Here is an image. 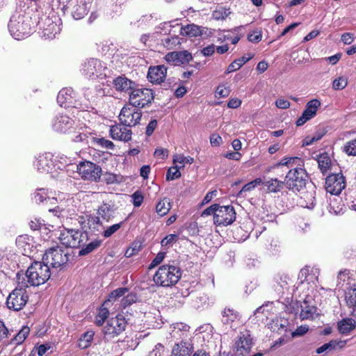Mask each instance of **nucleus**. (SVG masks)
<instances>
[{
	"instance_id": "58836bf2",
	"label": "nucleus",
	"mask_w": 356,
	"mask_h": 356,
	"mask_svg": "<svg viewBox=\"0 0 356 356\" xmlns=\"http://www.w3.org/2000/svg\"><path fill=\"white\" fill-rule=\"evenodd\" d=\"M128 289L126 287L118 288L113 291L108 296V298L104 301V305H109L111 302H114L117 298H120L127 293Z\"/></svg>"
},
{
	"instance_id": "6ab92c4d",
	"label": "nucleus",
	"mask_w": 356,
	"mask_h": 356,
	"mask_svg": "<svg viewBox=\"0 0 356 356\" xmlns=\"http://www.w3.org/2000/svg\"><path fill=\"white\" fill-rule=\"evenodd\" d=\"M192 58L191 54L188 51H172L167 54L165 56V59L168 63L175 65L188 63Z\"/></svg>"
},
{
	"instance_id": "39448f33",
	"label": "nucleus",
	"mask_w": 356,
	"mask_h": 356,
	"mask_svg": "<svg viewBox=\"0 0 356 356\" xmlns=\"http://www.w3.org/2000/svg\"><path fill=\"white\" fill-rule=\"evenodd\" d=\"M29 295L26 287L19 286L16 287L8 296L6 305L9 309L20 311L26 305Z\"/></svg>"
},
{
	"instance_id": "20e7f679",
	"label": "nucleus",
	"mask_w": 356,
	"mask_h": 356,
	"mask_svg": "<svg viewBox=\"0 0 356 356\" xmlns=\"http://www.w3.org/2000/svg\"><path fill=\"white\" fill-rule=\"evenodd\" d=\"M59 239L66 247L80 248L88 242V236L86 232L67 229L60 234Z\"/></svg>"
},
{
	"instance_id": "5fc2aeb1",
	"label": "nucleus",
	"mask_w": 356,
	"mask_h": 356,
	"mask_svg": "<svg viewBox=\"0 0 356 356\" xmlns=\"http://www.w3.org/2000/svg\"><path fill=\"white\" fill-rule=\"evenodd\" d=\"M179 38L177 36H167L162 40L163 44L168 49H172L178 42Z\"/></svg>"
},
{
	"instance_id": "7ed1b4c3",
	"label": "nucleus",
	"mask_w": 356,
	"mask_h": 356,
	"mask_svg": "<svg viewBox=\"0 0 356 356\" xmlns=\"http://www.w3.org/2000/svg\"><path fill=\"white\" fill-rule=\"evenodd\" d=\"M50 276V268L44 261L33 262L26 272L27 282L33 286L44 284Z\"/></svg>"
},
{
	"instance_id": "774afa93",
	"label": "nucleus",
	"mask_w": 356,
	"mask_h": 356,
	"mask_svg": "<svg viewBox=\"0 0 356 356\" xmlns=\"http://www.w3.org/2000/svg\"><path fill=\"white\" fill-rule=\"evenodd\" d=\"M290 105H291V104L288 100L282 99V98L277 99L275 101V106L278 108L286 109L290 107Z\"/></svg>"
},
{
	"instance_id": "a211bd4d",
	"label": "nucleus",
	"mask_w": 356,
	"mask_h": 356,
	"mask_svg": "<svg viewBox=\"0 0 356 356\" xmlns=\"http://www.w3.org/2000/svg\"><path fill=\"white\" fill-rule=\"evenodd\" d=\"M320 106L321 102L316 99L307 102L302 115L296 121V125L302 126L306 122L314 118L316 115L317 110Z\"/></svg>"
},
{
	"instance_id": "2eb2a0df",
	"label": "nucleus",
	"mask_w": 356,
	"mask_h": 356,
	"mask_svg": "<svg viewBox=\"0 0 356 356\" xmlns=\"http://www.w3.org/2000/svg\"><path fill=\"white\" fill-rule=\"evenodd\" d=\"M127 322L122 315H117L115 318H110L104 327L105 334L112 337L118 335L124 330Z\"/></svg>"
},
{
	"instance_id": "69168bd1",
	"label": "nucleus",
	"mask_w": 356,
	"mask_h": 356,
	"mask_svg": "<svg viewBox=\"0 0 356 356\" xmlns=\"http://www.w3.org/2000/svg\"><path fill=\"white\" fill-rule=\"evenodd\" d=\"M178 238L176 234L167 235L161 242L162 246H169Z\"/></svg>"
},
{
	"instance_id": "e433bc0d",
	"label": "nucleus",
	"mask_w": 356,
	"mask_h": 356,
	"mask_svg": "<svg viewBox=\"0 0 356 356\" xmlns=\"http://www.w3.org/2000/svg\"><path fill=\"white\" fill-rule=\"evenodd\" d=\"M171 209V203L168 198L161 200L156 205V212L160 216L166 215Z\"/></svg>"
},
{
	"instance_id": "c03bdc74",
	"label": "nucleus",
	"mask_w": 356,
	"mask_h": 356,
	"mask_svg": "<svg viewBox=\"0 0 356 356\" xmlns=\"http://www.w3.org/2000/svg\"><path fill=\"white\" fill-rule=\"evenodd\" d=\"M109 134H131V130L122 124H110L106 127Z\"/></svg>"
},
{
	"instance_id": "cd10ccee",
	"label": "nucleus",
	"mask_w": 356,
	"mask_h": 356,
	"mask_svg": "<svg viewBox=\"0 0 356 356\" xmlns=\"http://www.w3.org/2000/svg\"><path fill=\"white\" fill-rule=\"evenodd\" d=\"M191 348L190 344L181 341L176 343L172 350L171 356H191Z\"/></svg>"
},
{
	"instance_id": "9d476101",
	"label": "nucleus",
	"mask_w": 356,
	"mask_h": 356,
	"mask_svg": "<svg viewBox=\"0 0 356 356\" xmlns=\"http://www.w3.org/2000/svg\"><path fill=\"white\" fill-rule=\"evenodd\" d=\"M106 67L102 62L97 58L87 59L82 65L81 68V74L88 79H95L103 75Z\"/></svg>"
},
{
	"instance_id": "e2e57ef3",
	"label": "nucleus",
	"mask_w": 356,
	"mask_h": 356,
	"mask_svg": "<svg viewBox=\"0 0 356 356\" xmlns=\"http://www.w3.org/2000/svg\"><path fill=\"white\" fill-rule=\"evenodd\" d=\"M133 204L136 207H140L144 200V197L140 191H136L132 195Z\"/></svg>"
},
{
	"instance_id": "8fccbe9b",
	"label": "nucleus",
	"mask_w": 356,
	"mask_h": 356,
	"mask_svg": "<svg viewBox=\"0 0 356 356\" xmlns=\"http://www.w3.org/2000/svg\"><path fill=\"white\" fill-rule=\"evenodd\" d=\"M180 166L175 165L170 167L167 172L166 174V179L167 180H175L181 177V172L179 171Z\"/></svg>"
},
{
	"instance_id": "4be33fe9",
	"label": "nucleus",
	"mask_w": 356,
	"mask_h": 356,
	"mask_svg": "<svg viewBox=\"0 0 356 356\" xmlns=\"http://www.w3.org/2000/svg\"><path fill=\"white\" fill-rule=\"evenodd\" d=\"M240 319L239 314L232 309H225L222 313V322L234 330L240 324Z\"/></svg>"
},
{
	"instance_id": "ea45409f",
	"label": "nucleus",
	"mask_w": 356,
	"mask_h": 356,
	"mask_svg": "<svg viewBox=\"0 0 356 356\" xmlns=\"http://www.w3.org/2000/svg\"><path fill=\"white\" fill-rule=\"evenodd\" d=\"M300 162V159L298 157H289V158H284L282 159L277 164H276L274 167L275 170H280L282 169L285 167L287 168H292L293 166V164L296 162Z\"/></svg>"
},
{
	"instance_id": "c9c22d12",
	"label": "nucleus",
	"mask_w": 356,
	"mask_h": 356,
	"mask_svg": "<svg viewBox=\"0 0 356 356\" xmlns=\"http://www.w3.org/2000/svg\"><path fill=\"white\" fill-rule=\"evenodd\" d=\"M346 344L345 341H337V340H331L328 343H326L318 348L316 350V353L321 354L326 350H332L336 348L337 346H339L340 348H342Z\"/></svg>"
},
{
	"instance_id": "c85d7f7f",
	"label": "nucleus",
	"mask_w": 356,
	"mask_h": 356,
	"mask_svg": "<svg viewBox=\"0 0 356 356\" xmlns=\"http://www.w3.org/2000/svg\"><path fill=\"white\" fill-rule=\"evenodd\" d=\"M346 300L348 305L352 307V315L356 317V285H353L346 292Z\"/></svg>"
},
{
	"instance_id": "aec40b11",
	"label": "nucleus",
	"mask_w": 356,
	"mask_h": 356,
	"mask_svg": "<svg viewBox=\"0 0 356 356\" xmlns=\"http://www.w3.org/2000/svg\"><path fill=\"white\" fill-rule=\"evenodd\" d=\"M167 74V68L164 65L150 67L147 73L148 80L153 83H162Z\"/></svg>"
},
{
	"instance_id": "f3484780",
	"label": "nucleus",
	"mask_w": 356,
	"mask_h": 356,
	"mask_svg": "<svg viewBox=\"0 0 356 356\" xmlns=\"http://www.w3.org/2000/svg\"><path fill=\"white\" fill-rule=\"evenodd\" d=\"M16 245L21 252L28 257H31L36 249V244L33 238L27 234L19 236L16 238Z\"/></svg>"
},
{
	"instance_id": "dca6fc26",
	"label": "nucleus",
	"mask_w": 356,
	"mask_h": 356,
	"mask_svg": "<svg viewBox=\"0 0 356 356\" xmlns=\"http://www.w3.org/2000/svg\"><path fill=\"white\" fill-rule=\"evenodd\" d=\"M38 171L41 173L54 174L56 167L53 161V155L51 153L40 154L34 163Z\"/></svg>"
},
{
	"instance_id": "2f4dec72",
	"label": "nucleus",
	"mask_w": 356,
	"mask_h": 356,
	"mask_svg": "<svg viewBox=\"0 0 356 356\" xmlns=\"http://www.w3.org/2000/svg\"><path fill=\"white\" fill-rule=\"evenodd\" d=\"M33 200L37 203H43L44 201L47 202L49 200H56L57 201V198H50L49 195V191L48 189L41 188L37 189L33 195Z\"/></svg>"
},
{
	"instance_id": "1a4fd4ad",
	"label": "nucleus",
	"mask_w": 356,
	"mask_h": 356,
	"mask_svg": "<svg viewBox=\"0 0 356 356\" xmlns=\"http://www.w3.org/2000/svg\"><path fill=\"white\" fill-rule=\"evenodd\" d=\"M154 99L152 90L148 88H134L129 95V102L134 107L143 108L150 104Z\"/></svg>"
},
{
	"instance_id": "393cba45",
	"label": "nucleus",
	"mask_w": 356,
	"mask_h": 356,
	"mask_svg": "<svg viewBox=\"0 0 356 356\" xmlns=\"http://www.w3.org/2000/svg\"><path fill=\"white\" fill-rule=\"evenodd\" d=\"M114 88L119 91L126 92L129 90H132L135 83L127 79L124 76H119L113 81Z\"/></svg>"
},
{
	"instance_id": "ddd939ff",
	"label": "nucleus",
	"mask_w": 356,
	"mask_h": 356,
	"mask_svg": "<svg viewBox=\"0 0 356 356\" xmlns=\"http://www.w3.org/2000/svg\"><path fill=\"white\" fill-rule=\"evenodd\" d=\"M345 186V178L341 173L330 175L325 179V190L331 195L340 194Z\"/></svg>"
},
{
	"instance_id": "0eeeda50",
	"label": "nucleus",
	"mask_w": 356,
	"mask_h": 356,
	"mask_svg": "<svg viewBox=\"0 0 356 356\" xmlns=\"http://www.w3.org/2000/svg\"><path fill=\"white\" fill-rule=\"evenodd\" d=\"M42 260L45 264L52 268H59L68 261V253L59 247H54L46 251Z\"/></svg>"
},
{
	"instance_id": "b1692460",
	"label": "nucleus",
	"mask_w": 356,
	"mask_h": 356,
	"mask_svg": "<svg viewBox=\"0 0 356 356\" xmlns=\"http://www.w3.org/2000/svg\"><path fill=\"white\" fill-rule=\"evenodd\" d=\"M83 223V227H88L93 232H98L100 234V232L104 229V225L99 216L92 215L87 216L86 220H85Z\"/></svg>"
},
{
	"instance_id": "bf43d9fd",
	"label": "nucleus",
	"mask_w": 356,
	"mask_h": 356,
	"mask_svg": "<svg viewBox=\"0 0 356 356\" xmlns=\"http://www.w3.org/2000/svg\"><path fill=\"white\" fill-rule=\"evenodd\" d=\"M165 256V252H159L156 254V256L155 257V258L151 262V264L149 266V269H152L154 267H156V266L159 265L163 261Z\"/></svg>"
},
{
	"instance_id": "a19ab883",
	"label": "nucleus",
	"mask_w": 356,
	"mask_h": 356,
	"mask_svg": "<svg viewBox=\"0 0 356 356\" xmlns=\"http://www.w3.org/2000/svg\"><path fill=\"white\" fill-rule=\"evenodd\" d=\"M109 305H104V302L102 306L100 307L99 312L95 318V323L97 325L101 326L103 325L104 321L107 318L109 311L108 307Z\"/></svg>"
},
{
	"instance_id": "680f3d73",
	"label": "nucleus",
	"mask_w": 356,
	"mask_h": 356,
	"mask_svg": "<svg viewBox=\"0 0 356 356\" xmlns=\"http://www.w3.org/2000/svg\"><path fill=\"white\" fill-rule=\"evenodd\" d=\"M309 330V326L303 325L298 327L296 330L292 332L291 335L293 337H301L306 334Z\"/></svg>"
},
{
	"instance_id": "052dcab7",
	"label": "nucleus",
	"mask_w": 356,
	"mask_h": 356,
	"mask_svg": "<svg viewBox=\"0 0 356 356\" xmlns=\"http://www.w3.org/2000/svg\"><path fill=\"white\" fill-rule=\"evenodd\" d=\"M229 95V89L224 86H219L215 92L216 97H226Z\"/></svg>"
},
{
	"instance_id": "473e14b6",
	"label": "nucleus",
	"mask_w": 356,
	"mask_h": 356,
	"mask_svg": "<svg viewBox=\"0 0 356 356\" xmlns=\"http://www.w3.org/2000/svg\"><path fill=\"white\" fill-rule=\"evenodd\" d=\"M317 162L319 169L323 174L327 172L330 169L332 161L329 154L327 152L321 154L318 156Z\"/></svg>"
},
{
	"instance_id": "864d4df0",
	"label": "nucleus",
	"mask_w": 356,
	"mask_h": 356,
	"mask_svg": "<svg viewBox=\"0 0 356 356\" xmlns=\"http://www.w3.org/2000/svg\"><path fill=\"white\" fill-rule=\"evenodd\" d=\"M92 139L96 144H97L98 145H99L102 147H104V148L108 149H114L115 145H114L113 143L111 140H106L104 138H93Z\"/></svg>"
},
{
	"instance_id": "4d7b16f0",
	"label": "nucleus",
	"mask_w": 356,
	"mask_h": 356,
	"mask_svg": "<svg viewBox=\"0 0 356 356\" xmlns=\"http://www.w3.org/2000/svg\"><path fill=\"white\" fill-rule=\"evenodd\" d=\"M137 300V296L135 293H130L122 299V305L126 307Z\"/></svg>"
},
{
	"instance_id": "7c9ffc66",
	"label": "nucleus",
	"mask_w": 356,
	"mask_h": 356,
	"mask_svg": "<svg viewBox=\"0 0 356 356\" xmlns=\"http://www.w3.org/2000/svg\"><path fill=\"white\" fill-rule=\"evenodd\" d=\"M301 312L300 317L302 320L313 319L316 312V307L309 305L307 301H304L301 305Z\"/></svg>"
},
{
	"instance_id": "f257e3e1",
	"label": "nucleus",
	"mask_w": 356,
	"mask_h": 356,
	"mask_svg": "<svg viewBox=\"0 0 356 356\" xmlns=\"http://www.w3.org/2000/svg\"><path fill=\"white\" fill-rule=\"evenodd\" d=\"M181 276L180 269L173 265H163L155 273L153 281L159 286L170 287L175 285Z\"/></svg>"
},
{
	"instance_id": "de8ad7c7",
	"label": "nucleus",
	"mask_w": 356,
	"mask_h": 356,
	"mask_svg": "<svg viewBox=\"0 0 356 356\" xmlns=\"http://www.w3.org/2000/svg\"><path fill=\"white\" fill-rule=\"evenodd\" d=\"M194 161V159L191 156H185L184 154H175L173 156V163L180 164V168H184L185 163L191 164Z\"/></svg>"
},
{
	"instance_id": "338daca9",
	"label": "nucleus",
	"mask_w": 356,
	"mask_h": 356,
	"mask_svg": "<svg viewBox=\"0 0 356 356\" xmlns=\"http://www.w3.org/2000/svg\"><path fill=\"white\" fill-rule=\"evenodd\" d=\"M164 352V346L161 343H157L154 348L149 353V356H162Z\"/></svg>"
},
{
	"instance_id": "412c9836",
	"label": "nucleus",
	"mask_w": 356,
	"mask_h": 356,
	"mask_svg": "<svg viewBox=\"0 0 356 356\" xmlns=\"http://www.w3.org/2000/svg\"><path fill=\"white\" fill-rule=\"evenodd\" d=\"M74 120L67 115L60 113L56 116L53 122V128L55 131L65 132L72 127Z\"/></svg>"
},
{
	"instance_id": "0e129e2a",
	"label": "nucleus",
	"mask_w": 356,
	"mask_h": 356,
	"mask_svg": "<svg viewBox=\"0 0 356 356\" xmlns=\"http://www.w3.org/2000/svg\"><path fill=\"white\" fill-rule=\"evenodd\" d=\"M219 205L217 204H214L204 209L202 213V216H208L211 215H213L215 216V213L218 211Z\"/></svg>"
},
{
	"instance_id": "423d86ee",
	"label": "nucleus",
	"mask_w": 356,
	"mask_h": 356,
	"mask_svg": "<svg viewBox=\"0 0 356 356\" xmlns=\"http://www.w3.org/2000/svg\"><path fill=\"white\" fill-rule=\"evenodd\" d=\"M307 174L302 168L295 167L289 170L284 183L289 190L299 191L305 186Z\"/></svg>"
},
{
	"instance_id": "72a5a7b5",
	"label": "nucleus",
	"mask_w": 356,
	"mask_h": 356,
	"mask_svg": "<svg viewBox=\"0 0 356 356\" xmlns=\"http://www.w3.org/2000/svg\"><path fill=\"white\" fill-rule=\"evenodd\" d=\"M181 34L189 37H197L202 34V27L194 24H188L181 28Z\"/></svg>"
},
{
	"instance_id": "13d9d810",
	"label": "nucleus",
	"mask_w": 356,
	"mask_h": 356,
	"mask_svg": "<svg viewBox=\"0 0 356 356\" xmlns=\"http://www.w3.org/2000/svg\"><path fill=\"white\" fill-rule=\"evenodd\" d=\"M344 151L348 155L356 156V140L348 142L344 146Z\"/></svg>"
},
{
	"instance_id": "37998d69",
	"label": "nucleus",
	"mask_w": 356,
	"mask_h": 356,
	"mask_svg": "<svg viewBox=\"0 0 356 356\" xmlns=\"http://www.w3.org/2000/svg\"><path fill=\"white\" fill-rule=\"evenodd\" d=\"M30 332V328L28 326H23L20 331L13 339V342L16 345H19L24 342Z\"/></svg>"
},
{
	"instance_id": "bb28decb",
	"label": "nucleus",
	"mask_w": 356,
	"mask_h": 356,
	"mask_svg": "<svg viewBox=\"0 0 356 356\" xmlns=\"http://www.w3.org/2000/svg\"><path fill=\"white\" fill-rule=\"evenodd\" d=\"M355 321L350 318H343L337 323L338 330L342 334L350 333L355 328Z\"/></svg>"
},
{
	"instance_id": "79ce46f5",
	"label": "nucleus",
	"mask_w": 356,
	"mask_h": 356,
	"mask_svg": "<svg viewBox=\"0 0 356 356\" xmlns=\"http://www.w3.org/2000/svg\"><path fill=\"white\" fill-rule=\"evenodd\" d=\"M124 222H120L119 223L113 224V225L108 226L107 227L104 226V229L100 232L104 238H109L113 234L116 233L123 225Z\"/></svg>"
},
{
	"instance_id": "a18cd8bd",
	"label": "nucleus",
	"mask_w": 356,
	"mask_h": 356,
	"mask_svg": "<svg viewBox=\"0 0 356 356\" xmlns=\"http://www.w3.org/2000/svg\"><path fill=\"white\" fill-rule=\"evenodd\" d=\"M86 14V7L83 3L74 6L72 10V15L75 19H82Z\"/></svg>"
},
{
	"instance_id": "6e6552de",
	"label": "nucleus",
	"mask_w": 356,
	"mask_h": 356,
	"mask_svg": "<svg viewBox=\"0 0 356 356\" xmlns=\"http://www.w3.org/2000/svg\"><path fill=\"white\" fill-rule=\"evenodd\" d=\"M77 171L82 179L91 181H98L102 175V168L90 161H83L77 165Z\"/></svg>"
},
{
	"instance_id": "9b49d317",
	"label": "nucleus",
	"mask_w": 356,
	"mask_h": 356,
	"mask_svg": "<svg viewBox=\"0 0 356 356\" xmlns=\"http://www.w3.org/2000/svg\"><path fill=\"white\" fill-rule=\"evenodd\" d=\"M252 339L248 330L240 332L233 345V350L236 355L245 356L252 347Z\"/></svg>"
},
{
	"instance_id": "4468645a",
	"label": "nucleus",
	"mask_w": 356,
	"mask_h": 356,
	"mask_svg": "<svg viewBox=\"0 0 356 356\" xmlns=\"http://www.w3.org/2000/svg\"><path fill=\"white\" fill-rule=\"evenodd\" d=\"M136 107L124 106L119 115L122 124L128 129L132 126L136 125L140 121L142 113L140 111L136 109Z\"/></svg>"
},
{
	"instance_id": "a878e982",
	"label": "nucleus",
	"mask_w": 356,
	"mask_h": 356,
	"mask_svg": "<svg viewBox=\"0 0 356 356\" xmlns=\"http://www.w3.org/2000/svg\"><path fill=\"white\" fill-rule=\"evenodd\" d=\"M74 90L71 88H63L58 94L57 102L60 106L69 107L74 98Z\"/></svg>"
},
{
	"instance_id": "09e8293b",
	"label": "nucleus",
	"mask_w": 356,
	"mask_h": 356,
	"mask_svg": "<svg viewBox=\"0 0 356 356\" xmlns=\"http://www.w3.org/2000/svg\"><path fill=\"white\" fill-rule=\"evenodd\" d=\"M262 179L261 178H257L253 181L245 184L242 189L238 192V197H243V193L247 191H250L254 189L257 186L261 184Z\"/></svg>"
},
{
	"instance_id": "f03ea898",
	"label": "nucleus",
	"mask_w": 356,
	"mask_h": 356,
	"mask_svg": "<svg viewBox=\"0 0 356 356\" xmlns=\"http://www.w3.org/2000/svg\"><path fill=\"white\" fill-rule=\"evenodd\" d=\"M31 20L29 17L22 15H13L8 24L10 35L16 40H22L28 37L31 31Z\"/></svg>"
},
{
	"instance_id": "603ef678",
	"label": "nucleus",
	"mask_w": 356,
	"mask_h": 356,
	"mask_svg": "<svg viewBox=\"0 0 356 356\" xmlns=\"http://www.w3.org/2000/svg\"><path fill=\"white\" fill-rule=\"evenodd\" d=\"M94 337V332L88 331L85 332L80 339V346H83V348H87L89 345V343L92 340Z\"/></svg>"
},
{
	"instance_id": "49530a36",
	"label": "nucleus",
	"mask_w": 356,
	"mask_h": 356,
	"mask_svg": "<svg viewBox=\"0 0 356 356\" xmlns=\"http://www.w3.org/2000/svg\"><path fill=\"white\" fill-rule=\"evenodd\" d=\"M231 14L230 10L223 7H219L212 13V17L216 20H223Z\"/></svg>"
},
{
	"instance_id": "6e6d98bb",
	"label": "nucleus",
	"mask_w": 356,
	"mask_h": 356,
	"mask_svg": "<svg viewBox=\"0 0 356 356\" xmlns=\"http://www.w3.org/2000/svg\"><path fill=\"white\" fill-rule=\"evenodd\" d=\"M347 84H348V82L345 78L339 77L333 81L332 88L334 90H342L346 88Z\"/></svg>"
},
{
	"instance_id": "4c0bfd02",
	"label": "nucleus",
	"mask_w": 356,
	"mask_h": 356,
	"mask_svg": "<svg viewBox=\"0 0 356 356\" xmlns=\"http://www.w3.org/2000/svg\"><path fill=\"white\" fill-rule=\"evenodd\" d=\"M102 243L101 240L95 239L90 243H86L84 246L81 247V249L79 250V255H86L100 246Z\"/></svg>"
},
{
	"instance_id": "3c124183",
	"label": "nucleus",
	"mask_w": 356,
	"mask_h": 356,
	"mask_svg": "<svg viewBox=\"0 0 356 356\" xmlns=\"http://www.w3.org/2000/svg\"><path fill=\"white\" fill-rule=\"evenodd\" d=\"M103 180L107 184H113L121 181V177L115 174L106 172L103 175Z\"/></svg>"
},
{
	"instance_id": "f8f14e48",
	"label": "nucleus",
	"mask_w": 356,
	"mask_h": 356,
	"mask_svg": "<svg viewBox=\"0 0 356 356\" xmlns=\"http://www.w3.org/2000/svg\"><path fill=\"white\" fill-rule=\"evenodd\" d=\"M236 219V212L232 206H219L218 211L215 213L214 223L217 225L227 226L232 224Z\"/></svg>"
},
{
	"instance_id": "f704fd0d",
	"label": "nucleus",
	"mask_w": 356,
	"mask_h": 356,
	"mask_svg": "<svg viewBox=\"0 0 356 356\" xmlns=\"http://www.w3.org/2000/svg\"><path fill=\"white\" fill-rule=\"evenodd\" d=\"M252 55H248V56H242L238 59H236L233 61L227 68L226 73L229 74L231 72H235L240 69L245 63L249 61L251 58H252Z\"/></svg>"
},
{
	"instance_id": "5701e85b",
	"label": "nucleus",
	"mask_w": 356,
	"mask_h": 356,
	"mask_svg": "<svg viewBox=\"0 0 356 356\" xmlns=\"http://www.w3.org/2000/svg\"><path fill=\"white\" fill-rule=\"evenodd\" d=\"M116 209L114 204L103 203L97 209V214L102 220L109 222L114 218Z\"/></svg>"
},
{
	"instance_id": "c756f323",
	"label": "nucleus",
	"mask_w": 356,
	"mask_h": 356,
	"mask_svg": "<svg viewBox=\"0 0 356 356\" xmlns=\"http://www.w3.org/2000/svg\"><path fill=\"white\" fill-rule=\"evenodd\" d=\"M261 184L266 187L268 193H277L283 188L284 181H280L277 179H270L262 181Z\"/></svg>"
}]
</instances>
